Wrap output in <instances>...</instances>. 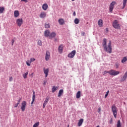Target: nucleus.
Segmentation results:
<instances>
[{
  "label": "nucleus",
  "instance_id": "4c0bfd02",
  "mask_svg": "<svg viewBox=\"0 0 127 127\" xmlns=\"http://www.w3.org/2000/svg\"><path fill=\"white\" fill-rule=\"evenodd\" d=\"M81 35L82 36H84V35H86V33H85V32H82Z\"/></svg>",
  "mask_w": 127,
  "mask_h": 127
},
{
  "label": "nucleus",
  "instance_id": "39448f33",
  "mask_svg": "<svg viewBox=\"0 0 127 127\" xmlns=\"http://www.w3.org/2000/svg\"><path fill=\"white\" fill-rule=\"evenodd\" d=\"M117 4V2L113 1H112L109 6V11L110 12H113V10H114V8L115 7V5Z\"/></svg>",
  "mask_w": 127,
  "mask_h": 127
},
{
  "label": "nucleus",
  "instance_id": "f704fd0d",
  "mask_svg": "<svg viewBox=\"0 0 127 127\" xmlns=\"http://www.w3.org/2000/svg\"><path fill=\"white\" fill-rule=\"evenodd\" d=\"M121 127V121L120 120H119L117 123V127Z\"/></svg>",
  "mask_w": 127,
  "mask_h": 127
},
{
  "label": "nucleus",
  "instance_id": "6e6552de",
  "mask_svg": "<svg viewBox=\"0 0 127 127\" xmlns=\"http://www.w3.org/2000/svg\"><path fill=\"white\" fill-rule=\"evenodd\" d=\"M26 107V102L24 101L21 103V110L22 112H24L25 111V108Z\"/></svg>",
  "mask_w": 127,
  "mask_h": 127
},
{
  "label": "nucleus",
  "instance_id": "ddd939ff",
  "mask_svg": "<svg viewBox=\"0 0 127 127\" xmlns=\"http://www.w3.org/2000/svg\"><path fill=\"white\" fill-rule=\"evenodd\" d=\"M49 98L47 97L45 99V100L44 102L43 103V109H44L45 108V106H46V105H47V104L48 103V102H49Z\"/></svg>",
  "mask_w": 127,
  "mask_h": 127
},
{
  "label": "nucleus",
  "instance_id": "9d476101",
  "mask_svg": "<svg viewBox=\"0 0 127 127\" xmlns=\"http://www.w3.org/2000/svg\"><path fill=\"white\" fill-rule=\"evenodd\" d=\"M44 73L45 74V77L47 78L48 76V74H49V68H45V67L43 68Z\"/></svg>",
  "mask_w": 127,
  "mask_h": 127
},
{
  "label": "nucleus",
  "instance_id": "7ed1b4c3",
  "mask_svg": "<svg viewBox=\"0 0 127 127\" xmlns=\"http://www.w3.org/2000/svg\"><path fill=\"white\" fill-rule=\"evenodd\" d=\"M119 74H120V71H119L114 69L109 70V75H110V76H117V75H119Z\"/></svg>",
  "mask_w": 127,
  "mask_h": 127
},
{
  "label": "nucleus",
  "instance_id": "c03bdc74",
  "mask_svg": "<svg viewBox=\"0 0 127 127\" xmlns=\"http://www.w3.org/2000/svg\"><path fill=\"white\" fill-rule=\"evenodd\" d=\"M98 113H101V108H98Z\"/></svg>",
  "mask_w": 127,
  "mask_h": 127
},
{
  "label": "nucleus",
  "instance_id": "ea45409f",
  "mask_svg": "<svg viewBox=\"0 0 127 127\" xmlns=\"http://www.w3.org/2000/svg\"><path fill=\"white\" fill-rule=\"evenodd\" d=\"M12 77H9V81H10V82H11V81H12Z\"/></svg>",
  "mask_w": 127,
  "mask_h": 127
},
{
  "label": "nucleus",
  "instance_id": "9b49d317",
  "mask_svg": "<svg viewBox=\"0 0 127 127\" xmlns=\"http://www.w3.org/2000/svg\"><path fill=\"white\" fill-rule=\"evenodd\" d=\"M56 36V33L55 32H53L50 34L49 38L50 39H52V38H54Z\"/></svg>",
  "mask_w": 127,
  "mask_h": 127
},
{
  "label": "nucleus",
  "instance_id": "e433bc0d",
  "mask_svg": "<svg viewBox=\"0 0 127 127\" xmlns=\"http://www.w3.org/2000/svg\"><path fill=\"white\" fill-rule=\"evenodd\" d=\"M108 74H110V71H105L104 72V74H108Z\"/></svg>",
  "mask_w": 127,
  "mask_h": 127
},
{
  "label": "nucleus",
  "instance_id": "1a4fd4ad",
  "mask_svg": "<svg viewBox=\"0 0 127 127\" xmlns=\"http://www.w3.org/2000/svg\"><path fill=\"white\" fill-rule=\"evenodd\" d=\"M45 58L46 61H48V60L50 59V52H49V51H46Z\"/></svg>",
  "mask_w": 127,
  "mask_h": 127
},
{
  "label": "nucleus",
  "instance_id": "aec40b11",
  "mask_svg": "<svg viewBox=\"0 0 127 127\" xmlns=\"http://www.w3.org/2000/svg\"><path fill=\"white\" fill-rule=\"evenodd\" d=\"M98 24L100 27H103V20L99 19L98 21Z\"/></svg>",
  "mask_w": 127,
  "mask_h": 127
},
{
  "label": "nucleus",
  "instance_id": "20e7f679",
  "mask_svg": "<svg viewBox=\"0 0 127 127\" xmlns=\"http://www.w3.org/2000/svg\"><path fill=\"white\" fill-rule=\"evenodd\" d=\"M112 111L115 119H117V115L118 114V111H117V107L115 105L112 106Z\"/></svg>",
  "mask_w": 127,
  "mask_h": 127
},
{
  "label": "nucleus",
  "instance_id": "37998d69",
  "mask_svg": "<svg viewBox=\"0 0 127 127\" xmlns=\"http://www.w3.org/2000/svg\"><path fill=\"white\" fill-rule=\"evenodd\" d=\"M11 43H12V45H13V44L14 43V41L13 40H12Z\"/></svg>",
  "mask_w": 127,
  "mask_h": 127
},
{
  "label": "nucleus",
  "instance_id": "c85d7f7f",
  "mask_svg": "<svg viewBox=\"0 0 127 127\" xmlns=\"http://www.w3.org/2000/svg\"><path fill=\"white\" fill-rule=\"evenodd\" d=\"M4 11V7H0V13H2Z\"/></svg>",
  "mask_w": 127,
  "mask_h": 127
},
{
  "label": "nucleus",
  "instance_id": "09e8293b",
  "mask_svg": "<svg viewBox=\"0 0 127 127\" xmlns=\"http://www.w3.org/2000/svg\"><path fill=\"white\" fill-rule=\"evenodd\" d=\"M19 104H20V103H19V102H18V103L16 104V105L18 106V105H19Z\"/></svg>",
  "mask_w": 127,
  "mask_h": 127
},
{
  "label": "nucleus",
  "instance_id": "473e14b6",
  "mask_svg": "<svg viewBox=\"0 0 127 127\" xmlns=\"http://www.w3.org/2000/svg\"><path fill=\"white\" fill-rule=\"evenodd\" d=\"M38 45H39L40 46H41V45H42V42L41 41V40H39L38 41Z\"/></svg>",
  "mask_w": 127,
  "mask_h": 127
},
{
  "label": "nucleus",
  "instance_id": "b1692460",
  "mask_svg": "<svg viewBox=\"0 0 127 127\" xmlns=\"http://www.w3.org/2000/svg\"><path fill=\"white\" fill-rule=\"evenodd\" d=\"M64 19H59V23L61 25H63V24H64Z\"/></svg>",
  "mask_w": 127,
  "mask_h": 127
},
{
  "label": "nucleus",
  "instance_id": "0eeeda50",
  "mask_svg": "<svg viewBox=\"0 0 127 127\" xmlns=\"http://www.w3.org/2000/svg\"><path fill=\"white\" fill-rule=\"evenodd\" d=\"M23 23V20L22 18H18L16 20V24H17L18 26L20 27L22 24Z\"/></svg>",
  "mask_w": 127,
  "mask_h": 127
},
{
  "label": "nucleus",
  "instance_id": "c9c22d12",
  "mask_svg": "<svg viewBox=\"0 0 127 127\" xmlns=\"http://www.w3.org/2000/svg\"><path fill=\"white\" fill-rule=\"evenodd\" d=\"M109 93H110V91L108 90L106 92V94L105 95V98H107L108 95H109Z\"/></svg>",
  "mask_w": 127,
  "mask_h": 127
},
{
  "label": "nucleus",
  "instance_id": "a19ab883",
  "mask_svg": "<svg viewBox=\"0 0 127 127\" xmlns=\"http://www.w3.org/2000/svg\"><path fill=\"white\" fill-rule=\"evenodd\" d=\"M110 124H113V119H111V120H110Z\"/></svg>",
  "mask_w": 127,
  "mask_h": 127
},
{
  "label": "nucleus",
  "instance_id": "5fc2aeb1",
  "mask_svg": "<svg viewBox=\"0 0 127 127\" xmlns=\"http://www.w3.org/2000/svg\"><path fill=\"white\" fill-rule=\"evenodd\" d=\"M32 75H33V73H32Z\"/></svg>",
  "mask_w": 127,
  "mask_h": 127
},
{
  "label": "nucleus",
  "instance_id": "393cba45",
  "mask_svg": "<svg viewBox=\"0 0 127 127\" xmlns=\"http://www.w3.org/2000/svg\"><path fill=\"white\" fill-rule=\"evenodd\" d=\"M81 97V91H78L76 95V99H79Z\"/></svg>",
  "mask_w": 127,
  "mask_h": 127
},
{
  "label": "nucleus",
  "instance_id": "7c9ffc66",
  "mask_svg": "<svg viewBox=\"0 0 127 127\" xmlns=\"http://www.w3.org/2000/svg\"><path fill=\"white\" fill-rule=\"evenodd\" d=\"M28 75V72H27L25 74H24L23 75L24 79H26V78H27Z\"/></svg>",
  "mask_w": 127,
  "mask_h": 127
},
{
  "label": "nucleus",
  "instance_id": "3c124183",
  "mask_svg": "<svg viewBox=\"0 0 127 127\" xmlns=\"http://www.w3.org/2000/svg\"><path fill=\"white\" fill-rule=\"evenodd\" d=\"M96 127H100V126L98 125Z\"/></svg>",
  "mask_w": 127,
  "mask_h": 127
},
{
  "label": "nucleus",
  "instance_id": "c756f323",
  "mask_svg": "<svg viewBox=\"0 0 127 127\" xmlns=\"http://www.w3.org/2000/svg\"><path fill=\"white\" fill-rule=\"evenodd\" d=\"M79 19L76 18L75 19H74V23L75 24H79Z\"/></svg>",
  "mask_w": 127,
  "mask_h": 127
},
{
  "label": "nucleus",
  "instance_id": "f8f14e48",
  "mask_svg": "<svg viewBox=\"0 0 127 127\" xmlns=\"http://www.w3.org/2000/svg\"><path fill=\"white\" fill-rule=\"evenodd\" d=\"M46 12H42L40 14V18H45V17H46Z\"/></svg>",
  "mask_w": 127,
  "mask_h": 127
},
{
  "label": "nucleus",
  "instance_id": "f3484780",
  "mask_svg": "<svg viewBox=\"0 0 127 127\" xmlns=\"http://www.w3.org/2000/svg\"><path fill=\"white\" fill-rule=\"evenodd\" d=\"M14 17H18L19 16V11L18 10H15L14 12Z\"/></svg>",
  "mask_w": 127,
  "mask_h": 127
},
{
  "label": "nucleus",
  "instance_id": "a18cd8bd",
  "mask_svg": "<svg viewBox=\"0 0 127 127\" xmlns=\"http://www.w3.org/2000/svg\"><path fill=\"white\" fill-rule=\"evenodd\" d=\"M73 14L74 16H76V12L74 11Z\"/></svg>",
  "mask_w": 127,
  "mask_h": 127
},
{
  "label": "nucleus",
  "instance_id": "de8ad7c7",
  "mask_svg": "<svg viewBox=\"0 0 127 127\" xmlns=\"http://www.w3.org/2000/svg\"><path fill=\"white\" fill-rule=\"evenodd\" d=\"M18 105H17L16 104H15V105H14V108H17V106H18Z\"/></svg>",
  "mask_w": 127,
  "mask_h": 127
},
{
  "label": "nucleus",
  "instance_id": "58836bf2",
  "mask_svg": "<svg viewBox=\"0 0 127 127\" xmlns=\"http://www.w3.org/2000/svg\"><path fill=\"white\" fill-rule=\"evenodd\" d=\"M21 1H24V2H28V0H21Z\"/></svg>",
  "mask_w": 127,
  "mask_h": 127
},
{
  "label": "nucleus",
  "instance_id": "2f4dec72",
  "mask_svg": "<svg viewBox=\"0 0 127 127\" xmlns=\"http://www.w3.org/2000/svg\"><path fill=\"white\" fill-rule=\"evenodd\" d=\"M38 126H39V122H37L33 125V127H38Z\"/></svg>",
  "mask_w": 127,
  "mask_h": 127
},
{
  "label": "nucleus",
  "instance_id": "bb28decb",
  "mask_svg": "<svg viewBox=\"0 0 127 127\" xmlns=\"http://www.w3.org/2000/svg\"><path fill=\"white\" fill-rule=\"evenodd\" d=\"M57 90V87H56V86H53V88H52V91L53 93H54V92H56Z\"/></svg>",
  "mask_w": 127,
  "mask_h": 127
},
{
  "label": "nucleus",
  "instance_id": "603ef678",
  "mask_svg": "<svg viewBox=\"0 0 127 127\" xmlns=\"http://www.w3.org/2000/svg\"><path fill=\"white\" fill-rule=\"evenodd\" d=\"M72 1H74L75 0H71Z\"/></svg>",
  "mask_w": 127,
  "mask_h": 127
},
{
  "label": "nucleus",
  "instance_id": "79ce46f5",
  "mask_svg": "<svg viewBox=\"0 0 127 127\" xmlns=\"http://www.w3.org/2000/svg\"><path fill=\"white\" fill-rule=\"evenodd\" d=\"M46 81H44V83H43V84L44 85V86H45V85H46Z\"/></svg>",
  "mask_w": 127,
  "mask_h": 127
},
{
  "label": "nucleus",
  "instance_id": "864d4df0",
  "mask_svg": "<svg viewBox=\"0 0 127 127\" xmlns=\"http://www.w3.org/2000/svg\"><path fill=\"white\" fill-rule=\"evenodd\" d=\"M67 127H69V125H68Z\"/></svg>",
  "mask_w": 127,
  "mask_h": 127
},
{
  "label": "nucleus",
  "instance_id": "5701e85b",
  "mask_svg": "<svg viewBox=\"0 0 127 127\" xmlns=\"http://www.w3.org/2000/svg\"><path fill=\"white\" fill-rule=\"evenodd\" d=\"M83 122H84V119H80L78 123V127H81V126H82Z\"/></svg>",
  "mask_w": 127,
  "mask_h": 127
},
{
  "label": "nucleus",
  "instance_id": "a878e982",
  "mask_svg": "<svg viewBox=\"0 0 127 127\" xmlns=\"http://www.w3.org/2000/svg\"><path fill=\"white\" fill-rule=\"evenodd\" d=\"M127 0H123V6L122 7V9H124V8L126 7V6L127 5Z\"/></svg>",
  "mask_w": 127,
  "mask_h": 127
},
{
  "label": "nucleus",
  "instance_id": "8fccbe9b",
  "mask_svg": "<svg viewBox=\"0 0 127 127\" xmlns=\"http://www.w3.org/2000/svg\"><path fill=\"white\" fill-rule=\"evenodd\" d=\"M19 104H20V103H19V102H18V103L16 104V105L18 106V105H19Z\"/></svg>",
  "mask_w": 127,
  "mask_h": 127
},
{
  "label": "nucleus",
  "instance_id": "a211bd4d",
  "mask_svg": "<svg viewBox=\"0 0 127 127\" xmlns=\"http://www.w3.org/2000/svg\"><path fill=\"white\" fill-rule=\"evenodd\" d=\"M127 78V71L125 73L124 75L123 76L121 79V81H122V82L126 81Z\"/></svg>",
  "mask_w": 127,
  "mask_h": 127
},
{
  "label": "nucleus",
  "instance_id": "4468645a",
  "mask_svg": "<svg viewBox=\"0 0 127 127\" xmlns=\"http://www.w3.org/2000/svg\"><path fill=\"white\" fill-rule=\"evenodd\" d=\"M50 34V31L49 30H46L44 32V35L45 37H49Z\"/></svg>",
  "mask_w": 127,
  "mask_h": 127
},
{
  "label": "nucleus",
  "instance_id": "49530a36",
  "mask_svg": "<svg viewBox=\"0 0 127 127\" xmlns=\"http://www.w3.org/2000/svg\"><path fill=\"white\" fill-rule=\"evenodd\" d=\"M20 101H21V99L20 98H19V100L18 101V103H20Z\"/></svg>",
  "mask_w": 127,
  "mask_h": 127
},
{
  "label": "nucleus",
  "instance_id": "f03ea898",
  "mask_svg": "<svg viewBox=\"0 0 127 127\" xmlns=\"http://www.w3.org/2000/svg\"><path fill=\"white\" fill-rule=\"evenodd\" d=\"M113 26L115 29H121V25L119 24V22L117 20H115L113 22Z\"/></svg>",
  "mask_w": 127,
  "mask_h": 127
},
{
  "label": "nucleus",
  "instance_id": "2eb2a0df",
  "mask_svg": "<svg viewBox=\"0 0 127 127\" xmlns=\"http://www.w3.org/2000/svg\"><path fill=\"white\" fill-rule=\"evenodd\" d=\"M33 61H35V59L32 58H31L30 62L29 61H28L26 62V64L27 65V66H30V64H31V62H33ZM29 62H30V63Z\"/></svg>",
  "mask_w": 127,
  "mask_h": 127
},
{
  "label": "nucleus",
  "instance_id": "f257e3e1",
  "mask_svg": "<svg viewBox=\"0 0 127 127\" xmlns=\"http://www.w3.org/2000/svg\"><path fill=\"white\" fill-rule=\"evenodd\" d=\"M102 45L104 50L106 51V52H108L109 54L112 53V42H111V41H109V43L107 46V39H103Z\"/></svg>",
  "mask_w": 127,
  "mask_h": 127
},
{
  "label": "nucleus",
  "instance_id": "4be33fe9",
  "mask_svg": "<svg viewBox=\"0 0 127 127\" xmlns=\"http://www.w3.org/2000/svg\"><path fill=\"white\" fill-rule=\"evenodd\" d=\"M64 92V91H63V89H61L59 91V93L58 94V97H61V96H62V95H63V93Z\"/></svg>",
  "mask_w": 127,
  "mask_h": 127
},
{
  "label": "nucleus",
  "instance_id": "cd10ccee",
  "mask_svg": "<svg viewBox=\"0 0 127 127\" xmlns=\"http://www.w3.org/2000/svg\"><path fill=\"white\" fill-rule=\"evenodd\" d=\"M127 57H125L123 58L122 60L121 61L122 63H125V62H127Z\"/></svg>",
  "mask_w": 127,
  "mask_h": 127
},
{
  "label": "nucleus",
  "instance_id": "dca6fc26",
  "mask_svg": "<svg viewBox=\"0 0 127 127\" xmlns=\"http://www.w3.org/2000/svg\"><path fill=\"white\" fill-rule=\"evenodd\" d=\"M59 52L61 54L63 52V46L61 45L58 48Z\"/></svg>",
  "mask_w": 127,
  "mask_h": 127
},
{
  "label": "nucleus",
  "instance_id": "412c9836",
  "mask_svg": "<svg viewBox=\"0 0 127 127\" xmlns=\"http://www.w3.org/2000/svg\"><path fill=\"white\" fill-rule=\"evenodd\" d=\"M34 101H35V92L34 91H33V97H32V101L31 102V104L32 105L33 103L34 102Z\"/></svg>",
  "mask_w": 127,
  "mask_h": 127
},
{
  "label": "nucleus",
  "instance_id": "72a5a7b5",
  "mask_svg": "<svg viewBox=\"0 0 127 127\" xmlns=\"http://www.w3.org/2000/svg\"><path fill=\"white\" fill-rule=\"evenodd\" d=\"M45 28H50V25H49V24H45Z\"/></svg>",
  "mask_w": 127,
  "mask_h": 127
},
{
  "label": "nucleus",
  "instance_id": "423d86ee",
  "mask_svg": "<svg viewBox=\"0 0 127 127\" xmlns=\"http://www.w3.org/2000/svg\"><path fill=\"white\" fill-rule=\"evenodd\" d=\"M75 55H76V50H73L67 55V57L69 58H74Z\"/></svg>",
  "mask_w": 127,
  "mask_h": 127
},
{
  "label": "nucleus",
  "instance_id": "6ab92c4d",
  "mask_svg": "<svg viewBox=\"0 0 127 127\" xmlns=\"http://www.w3.org/2000/svg\"><path fill=\"white\" fill-rule=\"evenodd\" d=\"M42 8L44 10H47V8H48V4L45 3L42 5Z\"/></svg>",
  "mask_w": 127,
  "mask_h": 127
}]
</instances>
